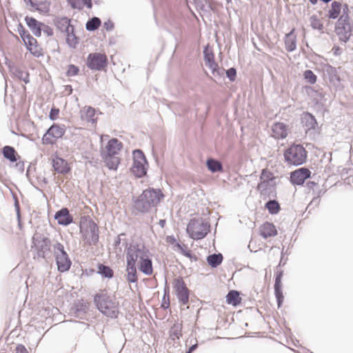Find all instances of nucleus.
<instances>
[{
    "instance_id": "nucleus-1",
    "label": "nucleus",
    "mask_w": 353,
    "mask_h": 353,
    "mask_svg": "<svg viewBox=\"0 0 353 353\" xmlns=\"http://www.w3.org/2000/svg\"><path fill=\"white\" fill-rule=\"evenodd\" d=\"M126 262L138 265L141 272L146 275L153 273L152 262L150 252L144 245L140 244H129L125 248Z\"/></svg>"
},
{
    "instance_id": "nucleus-2",
    "label": "nucleus",
    "mask_w": 353,
    "mask_h": 353,
    "mask_svg": "<svg viewBox=\"0 0 353 353\" xmlns=\"http://www.w3.org/2000/svg\"><path fill=\"white\" fill-rule=\"evenodd\" d=\"M94 303L102 313L111 318L118 314L119 301L114 295H110L106 290H101L94 297Z\"/></svg>"
},
{
    "instance_id": "nucleus-3",
    "label": "nucleus",
    "mask_w": 353,
    "mask_h": 353,
    "mask_svg": "<svg viewBox=\"0 0 353 353\" xmlns=\"http://www.w3.org/2000/svg\"><path fill=\"white\" fill-rule=\"evenodd\" d=\"M164 195L159 189L149 188L145 190L135 203V208L142 213L149 212L156 207Z\"/></svg>"
},
{
    "instance_id": "nucleus-4",
    "label": "nucleus",
    "mask_w": 353,
    "mask_h": 353,
    "mask_svg": "<svg viewBox=\"0 0 353 353\" xmlns=\"http://www.w3.org/2000/svg\"><path fill=\"white\" fill-rule=\"evenodd\" d=\"M123 148V144L117 139H111L107 143L102 157L105 165L110 170H116L120 163L118 154Z\"/></svg>"
},
{
    "instance_id": "nucleus-5",
    "label": "nucleus",
    "mask_w": 353,
    "mask_h": 353,
    "mask_svg": "<svg viewBox=\"0 0 353 353\" xmlns=\"http://www.w3.org/2000/svg\"><path fill=\"white\" fill-rule=\"evenodd\" d=\"M80 232L83 241L89 245L96 244L99 241V228L90 217H82L80 221Z\"/></svg>"
},
{
    "instance_id": "nucleus-6",
    "label": "nucleus",
    "mask_w": 353,
    "mask_h": 353,
    "mask_svg": "<svg viewBox=\"0 0 353 353\" xmlns=\"http://www.w3.org/2000/svg\"><path fill=\"white\" fill-rule=\"evenodd\" d=\"M284 158L290 164L299 165L305 162L307 159V151L300 144L290 145L284 152Z\"/></svg>"
},
{
    "instance_id": "nucleus-7",
    "label": "nucleus",
    "mask_w": 353,
    "mask_h": 353,
    "mask_svg": "<svg viewBox=\"0 0 353 353\" xmlns=\"http://www.w3.org/2000/svg\"><path fill=\"white\" fill-rule=\"evenodd\" d=\"M210 228V224L200 218L191 219L186 230L192 239L199 240L204 238L208 234Z\"/></svg>"
},
{
    "instance_id": "nucleus-8",
    "label": "nucleus",
    "mask_w": 353,
    "mask_h": 353,
    "mask_svg": "<svg viewBox=\"0 0 353 353\" xmlns=\"http://www.w3.org/2000/svg\"><path fill=\"white\" fill-rule=\"evenodd\" d=\"M19 34L26 48L32 55L37 57L43 56V52L42 48L38 45L37 39H34L28 30L22 28V30H19Z\"/></svg>"
},
{
    "instance_id": "nucleus-9",
    "label": "nucleus",
    "mask_w": 353,
    "mask_h": 353,
    "mask_svg": "<svg viewBox=\"0 0 353 353\" xmlns=\"http://www.w3.org/2000/svg\"><path fill=\"white\" fill-rule=\"evenodd\" d=\"M65 132L64 126L54 123L46 131L42 137V143L44 145H53L57 140L61 138Z\"/></svg>"
},
{
    "instance_id": "nucleus-10",
    "label": "nucleus",
    "mask_w": 353,
    "mask_h": 353,
    "mask_svg": "<svg viewBox=\"0 0 353 353\" xmlns=\"http://www.w3.org/2000/svg\"><path fill=\"white\" fill-rule=\"evenodd\" d=\"M133 165L132 172L137 177H142L146 174L147 161L142 151L137 150L133 152Z\"/></svg>"
},
{
    "instance_id": "nucleus-11",
    "label": "nucleus",
    "mask_w": 353,
    "mask_h": 353,
    "mask_svg": "<svg viewBox=\"0 0 353 353\" xmlns=\"http://www.w3.org/2000/svg\"><path fill=\"white\" fill-rule=\"evenodd\" d=\"M87 66L92 70H102L108 65V57L104 53H90L86 59Z\"/></svg>"
},
{
    "instance_id": "nucleus-12",
    "label": "nucleus",
    "mask_w": 353,
    "mask_h": 353,
    "mask_svg": "<svg viewBox=\"0 0 353 353\" xmlns=\"http://www.w3.org/2000/svg\"><path fill=\"white\" fill-rule=\"evenodd\" d=\"M54 249L58 270L61 272L68 270L71 265V261L64 250L63 245L57 243L54 245Z\"/></svg>"
},
{
    "instance_id": "nucleus-13",
    "label": "nucleus",
    "mask_w": 353,
    "mask_h": 353,
    "mask_svg": "<svg viewBox=\"0 0 353 353\" xmlns=\"http://www.w3.org/2000/svg\"><path fill=\"white\" fill-rule=\"evenodd\" d=\"M173 289L180 303L186 305L189 302L190 290L182 278H177L173 281Z\"/></svg>"
},
{
    "instance_id": "nucleus-14",
    "label": "nucleus",
    "mask_w": 353,
    "mask_h": 353,
    "mask_svg": "<svg viewBox=\"0 0 353 353\" xmlns=\"http://www.w3.org/2000/svg\"><path fill=\"white\" fill-rule=\"evenodd\" d=\"M311 172L306 168H301L292 172L290 175V180L293 184L302 185L305 179L310 176Z\"/></svg>"
},
{
    "instance_id": "nucleus-15",
    "label": "nucleus",
    "mask_w": 353,
    "mask_h": 353,
    "mask_svg": "<svg viewBox=\"0 0 353 353\" xmlns=\"http://www.w3.org/2000/svg\"><path fill=\"white\" fill-rule=\"evenodd\" d=\"M203 53L205 65L211 70L213 75L219 74V65L214 61V55L212 50L206 47Z\"/></svg>"
},
{
    "instance_id": "nucleus-16",
    "label": "nucleus",
    "mask_w": 353,
    "mask_h": 353,
    "mask_svg": "<svg viewBox=\"0 0 353 353\" xmlns=\"http://www.w3.org/2000/svg\"><path fill=\"white\" fill-rule=\"evenodd\" d=\"M272 137L276 139H285L288 134V126L281 122L274 123L271 128Z\"/></svg>"
},
{
    "instance_id": "nucleus-17",
    "label": "nucleus",
    "mask_w": 353,
    "mask_h": 353,
    "mask_svg": "<svg viewBox=\"0 0 353 353\" xmlns=\"http://www.w3.org/2000/svg\"><path fill=\"white\" fill-rule=\"evenodd\" d=\"M95 110L90 106H85L80 111L81 119L86 124H96L97 118H95Z\"/></svg>"
},
{
    "instance_id": "nucleus-18",
    "label": "nucleus",
    "mask_w": 353,
    "mask_h": 353,
    "mask_svg": "<svg viewBox=\"0 0 353 353\" xmlns=\"http://www.w3.org/2000/svg\"><path fill=\"white\" fill-rule=\"evenodd\" d=\"M52 167L57 172L60 174H67L70 171V167L67 161L57 156L52 159Z\"/></svg>"
},
{
    "instance_id": "nucleus-19",
    "label": "nucleus",
    "mask_w": 353,
    "mask_h": 353,
    "mask_svg": "<svg viewBox=\"0 0 353 353\" xmlns=\"http://www.w3.org/2000/svg\"><path fill=\"white\" fill-rule=\"evenodd\" d=\"M259 230L260 235L264 239L273 237L277 234L275 225L270 222H265L261 225Z\"/></svg>"
},
{
    "instance_id": "nucleus-20",
    "label": "nucleus",
    "mask_w": 353,
    "mask_h": 353,
    "mask_svg": "<svg viewBox=\"0 0 353 353\" xmlns=\"http://www.w3.org/2000/svg\"><path fill=\"white\" fill-rule=\"evenodd\" d=\"M283 272H280L277 273L275 279L274 283V293L277 300L278 306L280 307L283 301L284 296L282 292V283L281 279Z\"/></svg>"
},
{
    "instance_id": "nucleus-21",
    "label": "nucleus",
    "mask_w": 353,
    "mask_h": 353,
    "mask_svg": "<svg viewBox=\"0 0 353 353\" xmlns=\"http://www.w3.org/2000/svg\"><path fill=\"white\" fill-rule=\"evenodd\" d=\"M55 219L60 225H67L73 221L72 216L70 214L69 210L64 208L58 211L54 216Z\"/></svg>"
},
{
    "instance_id": "nucleus-22",
    "label": "nucleus",
    "mask_w": 353,
    "mask_h": 353,
    "mask_svg": "<svg viewBox=\"0 0 353 353\" xmlns=\"http://www.w3.org/2000/svg\"><path fill=\"white\" fill-rule=\"evenodd\" d=\"M301 122L306 130H314L317 125L314 117L309 112H305L302 114Z\"/></svg>"
},
{
    "instance_id": "nucleus-23",
    "label": "nucleus",
    "mask_w": 353,
    "mask_h": 353,
    "mask_svg": "<svg viewBox=\"0 0 353 353\" xmlns=\"http://www.w3.org/2000/svg\"><path fill=\"white\" fill-rule=\"evenodd\" d=\"M25 21L28 26L36 37H39L41 35V26H43V23L30 17H26Z\"/></svg>"
},
{
    "instance_id": "nucleus-24",
    "label": "nucleus",
    "mask_w": 353,
    "mask_h": 353,
    "mask_svg": "<svg viewBox=\"0 0 353 353\" xmlns=\"http://www.w3.org/2000/svg\"><path fill=\"white\" fill-rule=\"evenodd\" d=\"M183 323L182 322L176 321L170 327L169 331V336L171 340L175 341L179 340L182 336L183 333Z\"/></svg>"
},
{
    "instance_id": "nucleus-25",
    "label": "nucleus",
    "mask_w": 353,
    "mask_h": 353,
    "mask_svg": "<svg viewBox=\"0 0 353 353\" xmlns=\"http://www.w3.org/2000/svg\"><path fill=\"white\" fill-rule=\"evenodd\" d=\"M126 279L129 283H135L138 281L137 271L136 265L126 262Z\"/></svg>"
},
{
    "instance_id": "nucleus-26",
    "label": "nucleus",
    "mask_w": 353,
    "mask_h": 353,
    "mask_svg": "<svg viewBox=\"0 0 353 353\" xmlns=\"http://www.w3.org/2000/svg\"><path fill=\"white\" fill-rule=\"evenodd\" d=\"M226 302L233 306L239 305L241 302L239 292L236 290H230L226 296Z\"/></svg>"
},
{
    "instance_id": "nucleus-27",
    "label": "nucleus",
    "mask_w": 353,
    "mask_h": 353,
    "mask_svg": "<svg viewBox=\"0 0 353 353\" xmlns=\"http://www.w3.org/2000/svg\"><path fill=\"white\" fill-rule=\"evenodd\" d=\"M57 28L62 32H69L73 30V27L70 25V20L67 17H62L57 21Z\"/></svg>"
},
{
    "instance_id": "nucleus-28",
    "label": "nucleus",
    "mask_w": 353,
    "mask_h": 353,
    "mask_svg": "<svg viewBox=\"0 0 353 353\" xmlns=\"http://www.w3.org/2000/svg\"><path fill=\"white\" fill-rule=\"evenodd\" d=\"M3 154L6 159H8L11 162L17 161L19 157L15 150L12 147L8 145L3 147Z\"/></svg>"
},
{
    "instance_id": "nucleus-29",
    "label": "nucleus",
    "mask_w": 353,
    "mask_h": 353,
    "mask_svg": "<svg viewBox=\"0 0 353 353\" xmlns=\"http://www.w3.org/2000/svg\"><path fill=\"white\" fill-rule=\"evenodd\" d=\"M223 259L221 254H213L207 257V261L211 267L216 268L222 263Z\"/></svg>"
},
{
    "instance_id": "nucleus-30",
    "label": "nucleus",
    "mask_w": 353,
    "mask_h": 353,
    "mask_svg": "<svg viewBox=\"0 0 353 353\" xmlns=\"http://www.w3.org/2000/svg\"><path fill=\"white\" fill-rule=\"evenodd\" d=\"M341 10V4L338 1H333L331 8L328 12V17L331 19H336L339 17Z\"/></svg>"
},
{
    "instance_id": "nucleus-31",
    "label": "nucleus",
    "mask_w": 353,
    "mask_h": 353,
    "mask_svg": "<svg viewBox=\"0 0 353 353\" xmlns=\"http://www.w3.org/2000/svg\"><path fill=\"white\" fill-rule=\"evenodd\" d=\"M208 168L212 172L222 171V165L219 161L210 159L207 161Z\"/></svg>"
},
{
    "instance_id": "nucleus-32",
    "label": "nucleus",
    "mask_w": 353,
    "mask_h": 353,
    "mask_svg": "<svg viewBox=\"0 0 353 353\" xmlns=\"http://www.w3.org/2000/svg\"><path fill=\"white\" fill-rule=\"evenodd\" d=\"M74 8H83L85 6L90 8L92 7L91 0H69Z\"/></svg>"
},
{
    "instance_id": "nucleus-33",
    "label": "nucleus",
    "mask_w": 353,
    "mask_h": 353,
    "mask_svg": "<svg viewBox=\"0 0 353 353\" xmlns=\"http://www.w3.org/2000/svg\"><path fill=\"white\" fill-rule=\"evenodd\" d=\"M98 273L107 278H112L113 276V270L108 266L103 264L98 265Z\"/></svg>"
},
{
    "instance_id": "nucleus-34",
    "label": "nucleus",
    "mask_w": 353,
    "mask_h": 353,
    "mask_svg": "<svg viewBox=\"0 0 353 353\" xmlns=\"http://www.w3.org/2000/svg\"><path fill=\"white\" fill-rule=\"evenodd\" d=\"M101 23L98 17H93L86 23V29L90 31L95 30L100 26Z\"/></svg>"
},
{
    "instance_id": "nucleus-35",
    "label": "nucleus",
    "mask_w": 353,
    "mask_h": 353,
    "mask_svg": "<svg viewBox=\"0 0 353 353\" xmlns=\"http://www.w3.org/2000/svg\"><path fill=\"white\" fill-rule=\"evenodd\" d=\"M265 207L270 214H277L280 210L279 203L274 200L268 201L265 204Z\"/></svg>"
},
{
    "instance_id": "nucleus-36",
    "label": "nucleus",
    "mask_w": 353,
    "mask_h": 353,
    "mask_svg": "<svg viewBox=\"0 0 353 353\" xmlns=\"http://www.w3.org/2000/svg\"><path fill=\"white\" fill-rule=\"evenodd\" d=\"M293 29L288 34H287L286 39L285 41L286 50L289 52L294 50L296 48V42L294 39H291L290 36L294 32Z\"/></svg>"
},
{
    "instance_id": "nucleus-37",
    "label": "nucleus",
    "mask_w": 353,
    "mask_h": 353,
    "mask_svg": "<svg viewBox=\"0 0 353 353\" xmlns=\"http://www.w3.org/2000/svg\"><path fill=\"white\" fill-rule=\"evenodd\" d=\"M174 247L176 248V250L180 252L183 255L188 258H192V252L186 245L176 243Z\"/></svg>"
},
{
    "instance_id": "nucleus-38",
    "label": "nucleus",
    "mask_w": 353,
    "mask_h": 353,
    "mask_svg": "<svg viewBox=\"0 0 353 353\" xmlns=\"http://www.w3.org/2000/svg\"><path fill=\"white\" fill-rule=\"evenodd\" d=\"M304 79L310 84H314L316 82V75L310 70H307L303 72Z\"/></svg>"
},
{
    "instance_id": "nucleus-39",
    "label": "nucleus",
    "mask_w": 353,
    "mask_h": 353,
    "mask_svg": "<svg viewBox=\"0 0 353 353\" xmlns=\"http://www.w3.org/2000/svg\"><path fill=\"white\" fill-rule=\"evenodd\" d=\"M274 179V174L268 169H263L262 170L260 181L270 182Z\"/></svg>"
},
{
    "instance_id": "nucleus-40",
    "label": "nucleus",
    "mask_w": 353,
    "mask_h": 353,
    "mask_svg": "<svg viewBox=\"0 0 353 353\" xmlns=\"http://www.w3.org/2000/svg\"><path fill=\"white\" fill-rule=\"evenodd\" d=\"M67 38L66 41L68 44L72 48H76L77 45L78 44V39L77 37L73 34V30L70 31L69 32H67Z\"/></svg>"
},
{
    "instance_id": "nucleus-41",
    "label": "nucleus",
    "mask_w": 353,
    "mask_h": 353,
    "mask_svg": "<svg viewBox=\"0 0 353 353\" xmlns=\"http://www.w3.org/2000/svg\"><path fill=\"white\" fill-rule=\"evenodd\" d=\"M79 68L73 64H70L68 67V70L66 72V76L69 77L76 76L79 74Z\"/></svg>"
},
{
    "instance_id": "nucleus-42",
    "label": "nucleus",
    "mask_w": 353,
    "mask_h": 353,
    "mask_svg": "<svg viewBox=\"0 0 353 353\" xmlns=\"http://www.w3.org/2000/svg\"><path fill=\"white\" fill-rule=\"evenodd\" d=\"M270 187V182L268 181H260L257 185V189L261 191V192H263L269 189Z\"/></svg>"
},
{
    "instance_id": "nucleus-43",
    "label": "nucleus",
    "mask_w": 353,
    "mask_h": 353,
    "mask_svg": "<svg viewBox=\"0 0 353 353\" xmlns=\"http://www.w3.org/2000/svg\"><path fill=\"white\" fill-rule=\"evenodd\" d=\"M59 115V110L58 108H52L50 110L49 117L51 120H56Z\"/></svg>"
},
{
    "instance_id": "nucleus-44",
    "label": "nucleus",
    "mask_w": 353,
    "mask_h": 353,
    "mask_svg": "<svg viewBox=\"0 0 353 353\" xmlns=\"http://www.w3.org/2000/svg\"><path fill=\"white\" fill-rule=\"evenodd\" d=\"M114 23L111 20H108L103 23V28L106 31H111L114 28Z\"/></svg>"
},
{
    "instance_id": "nucleus-45",
    "label": "nucleus",
    "mask_w": 353,
    "mask_h": 353,
    "mask_svg": "<svg viewBox=\"0 0 353 353\" xmlns=\"http://www.w3.org/2000/svg\"><path fill=\"white\" fill-rule=\"evenodd\" d=\"M161 307H163L164 309H167L170 307V299L168 294V296H166L165 294L163 296Z\"/></svg>"
},
{
    "instance_id": "nucleus-46",
    "label": "nucleus",
    "mask_w": 353,
    "mask_h": 353,
    "mask_svg": "<svg viewBox=\"0 0 353 353\" xmlns=\"http://www.w3.org/2000/svg\"><path fill=\"white\" fill-rule=\"evenodd\" d=\"M227 75L228 77L231 79L234 80L235 76H236V70L234 68H230L227 71Z\"/></svg>"
},
{
    "instance_id": "nucleus-47",
    "label": "nucleus",
    "mask_w": 353,
    "mask_h": 353,
    "mask_svg": "<svg viewBox=\"0 0 353 353\" xmlns=\"http://www.w3.org/2000/svg\"><path fill=\"white\" fill-rule=\"evenodd\" d=\"M17 353H28L27 349L23 345H18L16 347Z\"/></svg>"
},
{
    "instance_id": "nucleus-48",
    "label": "nucleus",
    "mask_w": 353,
    "mask_h": 353,
    "mask_svg": "<svg viewBox=\"0 0 353 353\" xmlns=\"http://www.w3.org/2000/svg\"><path fill=\"white\" fill-rule=\"evenodd\" d=\"M165 241L168 244H176V240L174 236H167L165 238Z\"/></svg>"
},
{
    "instance_id": "nucleus-49",
    "label": "nucleus",
    "mask_w": 353,
    "mask_h": 353,
    "mask_svg": "<svg viewBox=\"0 0 353 353\" xmlns=\"http://www.w3.org/2000/svg\"><path fill=\"white\" fill-rule=\"evenodd\" d=\"M15 208H16V210H17L18 219L19 221L20 220V208H19V202H18L17 200L15 202Z\"/></svg>"
},
{
    "instance_id": "nucleus-50",
    "label": "nucleus",
    "mask_w": 353,
    "mask_h": 353,
    "mask_svg": "<svg viewBox=\"0 0 353 353\" xmlns=\"http://www.w3.org/2000/svg\"><path fill=\"white\" fill-rule=\"evenodd\" d=\"M347 18H348L347 15H346V16H341L340 17V19H339V25L341 24L342 21L345 22Z\"/></svg>"
},
{
    "instance_id": "nucleus-51",
    "label": "nucleus",
    "mask_w": 353,
    "mask_h": 353,
    "mask_svg": "<svg viewBox=\"0 0 353 353\" xmlns=\"http://www.w3.org/2000/svg\"><path fill=\"white\" fill-rule=\"evenodd\" d=\"M196 345H192V346L189 348V350H188V351L187 352V353H192V351L196 348Z\"/></svg>"
},
{
    "instance_id": "nucleus-52",
    "label": "nucleus",
    "mask_w": 353,
    "mask_h": 353,
    "mask_svg": "<svg viewBox=\"0 0 353 353\" xmlns=\"http://www.w3.org/2000/svg\"><path fill=\"white\" fill-rule=\"evenodd\" d=\"M165 220H160L159 221V225L163 228L165 226Z\"/></svg>"
},
{
    "instance_id": "nucleus-53",
    "label": "nucleus",
    "mask_w": 353,
    "mask_h": 353,
    "mask_svg": "<svg viewBox=\"0 0 353 353\" xmlns=\"http://www.w3.org/2000/svg\"><path fill=\"white\" fill-rule=\"evenodd\" d=\"M313 26H314V28H317V27H318L319 28H321V27H320V26H322V25H320V24H319V22L317 21H316V23H315L314 25H313Z\"/></svg>"
},
{
    "instance_id": "nucleus-54",
    "label": "nucleus",
    "mask_w": 353,
    "mask_h": 353,
    "mask_svg": "<svg viewBox=\"0 0 353 353\" xmlns=\"http://www.w3.org/2000/svg\"><path fill=\"white\" fill-rule=\"evenodd\" d=\"M312 4H315L317 2V0H309Z\"/></svg>"
},
{
    "instance_id": "nucleus-55",
    "label": "nucleus",
    "mask_w": 353,
    "mask_h": 353,
    "mask_svg": "<svg viewBox=\"0 0 353 353\" xmlns=\"http://www.w3.org/2000/svg\"><path fill=\"white\" fill-rule=\"evenodd\" d=\"M334 49H335L334 54H338V52H339V48H334Z\"/></svg>"
},
{
    "instance_id": "nucleus-56",
    "label": "nucleus",
    "mask_w": 353,
    "mask_h": 353,
    "mask_svg": "<svg viewBox=\"0 0 353 353\" xmlns=\"http://www.w3.org/2000/svg\"><path fill=\"white\" fill-rule=\"evenodd\" d=\"M334 49H335L334 54H338V52H339V48H334Z\"/></svg>"
},
{
    "instance_id": "nucleus-57",
    "label": "nucleus",
    "mask_w": 353,
    "mask_h": 353,
    "mask_svg": "<svg viewBox=\"0 0 353 353\" xmlns=\"http://www.w3.org/2000/svg\"><path fill=\"white\" fill-rule=\"evenodd\" d=\"M321 1H324V2H325V3H327V2L330 1L331 0H321Z\"/></svg>"
},
{
    "instance_id": "nucleus-58",
    "label": "nucleus",
    "mask_w": 353,
    "mask_h": 353,
    "mask_svg": "<svg viewBox=\"0 0 353 353\" xmlns=\"http://www.w3.org/2000/svg\"><path fill=\"white\" fill-rule=\"evenodd\" d=\"M226 1H227L228 3H230L232 2V0H226Z\"/></svg>"
},
{
    "instance_id": "nucleus-59",
    "label": "nucleus",
    "mask_w": 353,
    "mask_h": 353,
    "mask_svg": "<svg viewBox=\"0 0 353 353\" xmlns=\"http://www.w3.org/2000/svg\"><path fill=\"white\" fill-rule=\"evenodd\" d=\"M23 81L26 83L28 81V80H26V79H23Z\"/></svg>"
}]
</instances>
